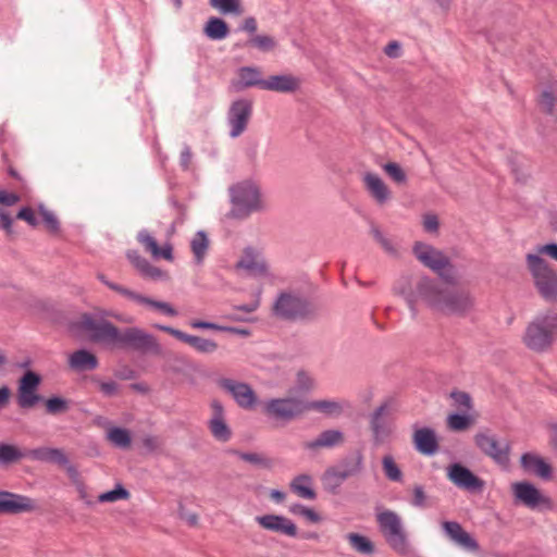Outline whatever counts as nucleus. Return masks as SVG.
<instances>
[{
	"label": "nucleus",
	"instance_id": "43",
	"mask_svg": "<svg viewBox=\"0 0 557 557\" xmlns=\"http://www.w3.org/2000/svg\"><path fill=\"white\" fill-rule=\"evenodd\" d=\"M108 438L116 447L128 448L132 443L131 434L128 430L122 428H112L108 432Z\"/></svg>",
	"mask_w": 557,
	"mask_h": 557
},
{
	"label": "nucleus",
	"instance_id": "22",
	"mask_svg": "<svg viewBox=\"0 0 557 557\" xmlns=\"http://www.w3.org/2000/svg\"><path fill=\"white\" fill-rule=\"evenodd\" d=\"M211 408L213 414L208 423L209 430L216 441L225 443L232 437V431L225 422L224 408L219 400H213Z\"/></svg>",
	"mask_w": 557,
	"mask_h": 557
},
{
	"label": "nucleus",
	"instance_id": "56",
	"mask_svg": "<svg viewBox=\"0 0 557 557\" xmlns=\"http://www.w3.org/2000/svg\"><path fill=\"white\" fill-rule=\"evenodd\" d=\"M422 224L426 233L434 234L437 232L440 226L438 218L432 213L424 214Z\"/></svg>",
	"mask_w": 557,
	"mask_h": 557
},
{
	"label": "nucleus",
	"instance_id": "28",
	"mask_svg": "<svg viewBox=\"0 0 557 557\" xmlns=\"http://www.w3.org/2000/svg\"><path fill=\"white\" fill-rule=\"evenodd\" d=\"M27 458L36 461L54 463L58 466H66L69 458L65 453L60 448L38 447L27 449Z\"/></svg>",
	"mask_w": 557,
	"mask_h": 557
},
{
	"label": "nucleus",
	"instance_id": "41",
	"mask_svg": "<svg viewBox=\"0 0 557 557\" xmlns=\"http://www.w3.org/2000/svg\"><path fill=\"white\" fill-rule=\"evenodd\" d=\"M41 400L42 397L37 393V391L17 388L16 403L20 408L30 409Z\"/></svg>",
	"mask_w": 557,
	"mask_h": 557
},
{
	"label": "nucleus",
	"instance_id": "42",
	"mask_svg": "<svg viewBox=\"0 0 557 557\" xmlns=\"http://www.w3.org/2000/svg\"><path fill=\"white\" fill-rule=\"evenodd\" d=\"M349 544L359 553L371 555L374 553L373 543L366 536L358 533H349L347 535Z\"/></svg>",
	"mask_w": 557,
	"mask_h": 557
},
{
	"label": "nucleus",
	"instance_id": "60",
	"mask_svg": "<svg viewBox=\"0 0 557 557\" xmlns=\"http://www.w3.org/2000/svg\"><path fill=\"white\" fill-rule=\"evenodd\" d=\"M426 495L423 491V487L420 485L414 486L413 488V498L412 505L416 507H425L426 506Z\"/></svg>",
	"mask_w": 557,
	"mask_h": 557
},
{
	"label": "nucleus",
	"instance_id": "54",
	"mask_svg": "<svg viewBox=\"0 0 557 557\" xmlns=\"http://www.w3.org/2000/svg\"><path fill=\"white\" fill-rule=\"evenodd\" d=\"M296 383L299 389L306 392L312 389L315 385L314 379L304 370L297 372Z\"/></svg>",
	"mask_w": 557,
	"mask_h": 557
},
{
	"label": "nucleus",
	"instance_id": "8",
	"mask_svg": "<svg viewBox=\"0 0 557 557\" xmlns=\"http://www.w3.org/2000/svg\"><path fill=\"white\" fill-rule=\"evenodd\" d=\"M363 470V455L356 451L354 456H348L339 462L325 470L322 476V483L326 491L337 494L341 485L349 478L360 474Z\"/></svg>",
	"mask_w": 557,
	"mask_h": 557
},
{
	"label": "nucleus",
	"instance_id": "35",
	"mask_svg": "<svg viewBox=\"0 0 557 557\" xmlns=\"http://www.w3.org/2000/svg\"><path fill=\"white\" fill-rule=\"evenodd\" d=\"M27 458V450H21L17 446L0 443V466H9Z\"/></svg>",
	"mask_w": 557,
	"mask_h": 557
},
{
	"label": "nucleus",
	"instance_id": "16",
	"mask_svg": "<svg viewBox=\"0 0 557 557\" xmlns=\"http://www.w3.org/2000/svg\"><path fill=\"white\" fill-rule=\"evenodd\" d=\"M512 492L516 499L530 509L550 507V499L529 482L523 481L512 484Z\"/></svg>",
	"mask_w": 557,
	"mask_h": 557
},
{
	"label": "nucleus",
	"instance_id": "12",
	"mask_svg": "<svg viewBox=\"0 0 557 557\" xmlns=\"http://www.w3.org/2000/svg\"><path fill=\"white\" fill-rule=\"evenodd\" d=\"M476 447L500 466H508L510 444L507 441H498L487 433H476L474 436Z\"/></svg>",
	"mask_w": 557,
	"mask_h": 557
},
{
	"label": "nucleus",
	"instance_id": "11",
	"mask_svg": "<svg viewBox=\"0 0 557 557\" xmlns=\"http://www.w3.org/2000/svg\"><path fill=\"white\" fill-rule=\"evenodd\" d=\"M480 412L470 394L455 391V432H466L476 425Z\"/></svg>",
	"mask_w": 557,
	"mask_h": 557
},
{
	"label": "nucleus",
	"instance_id": "44",
	"mask_svg": "<svg viewBox=\"0 0 557 557\" xmlns=\"http://www.w3.org/2000/svg\"><path fill=\"white\" fill-rule=\"evenodd\" d=\"M247 45L262 52H270L276 48V40L269 35H255L248 40Z\"/></svg>",
	"mask_w": 557,
	"mask_h": 557
},
{
	"label": "nucleus",
	"instance_id": "52",
	"mask_svg": "<svg viewBox=\"0 0 557 557\" xmlns=\"http://www.w3.org/2000/svg\"><path fill=\"white\" fill-rule=\"evenodd\" d=\"M39 213L42 216L47 230L51 233H58L60 223L57 216L42 205L39 206Z\"/></svg>",
	"mask_w": 557,
	"mask_h": 557
},
{
	"label": "nucleus",
	"instance_id": "36",
	"mask_svg": "<svg viewBox=\"0 0 557 557\" xmlns=\"http://www.w3.org/2000/svg\"><path fill=\"white\" fill-rule=\"evenodd\" d=\"M455 544L468 553H479L480 550L476 540L457 522H455Z\"/></svg>",
	"mask_w": 557,
	"mask_h": 557
},
{
	"label": "nucleus",
	"instance_id": "32",
	"mask_svg": "<svg viewBox=\"0 0 557 557\" xmlns=\"http://www.w3.org/2000/svg\"><path fill=\"white\" fill-rule=\"evenodd\" d=\"M387 404H382L373 411L370 418V429L376 443L382 442L383 438L388 434L387 428L383 420V416L387 412Z\"/></svg>",
	"mask_w": 557,
	"mask_h": 557
},
{
	"label": "nucleus",
	"instance_id": "53",
	"mask_svg": "<svg viewBox=\"0 0 557 557\" xmlns=\"http://www.w3.org/2000/svg\"><path fill=\"white\" fill-rule=\"evenodd\" d=\"M137 239L145 247L146 251L150 252L152 257L157 256L159 245L147 231H140Z\"/></svg>",
	"mask_w": 557,
	"mask_h": 557
},
{
	"label": "nucleus",
	"instance_id": "46",
	"mask_svg": "<svg viewBox=\"0 0 557 557\" xmlns=\"http://www.w3.org/2000/svg\"><path fill=\"white\" fill-rule=\"evenodd\" d=\"M129 496V492L122 484H117L114 490L100 494L98 502L114 503L120 499H128Z\"/></svg>",
	"mask_w": 557,
	"mask_h": 557
},
{
	"label": "nucleus",
	"instance_id": "29",
	"mask_svg": "<svg viewBox=\"0 0 557 557\" xmlns=\"http://www.w3.org/2000/svg\"><path fill=\"white\" fill-rule=\"evenodd\" d=\"M98 366V358L87 349H78L69 357V367L76 372L92 371Z\"/></svg>",
	"mask_w": 557,
	"mask_h": 557
},
{
	"label": "nucleus",
	"instance_id": "2",
	"mask_svg": "<svg viewBox=\"0 0 557 557\" xmlns=\"http://www.w3.org/2000/svg\"><path fill=\"white\" fill-rule=\"evenodd\" d=\"M393 292L404 298L412 318L418 314L419 301L437 317H449L453 313V276L432 278L428 275L404 274L394 283Z\"/></svg>",
	"mask_w": 557,
	"mask_h": 557
},
{
	"label": "nucleus",
	"instance_id": "34",
	"mask_svg": "<svg viewBox=\"0 0 557 557\" xmlns=\"http://www.w3.org/2000/svg\"><path fill=\"white\" fill-rule=\"evenodd\" d=\"M203 33L211 40H221L227 37L230 28L224 20L212 16L207 21Z\"/></svg>",
	"mask_w": 557,
	"mask_h": 557
},
{
	"label": "nucleus",
	"instance_id": "6",
	"mask_svg": "<svg viewBox=\"0 0 557 557\" xmlns=\"http://www.w3.org/2000/svg\"><path fill=\"white\" fill-rule=\"evenodd\" d=\"M228 191L233 206L228 216L232 219L244 220L251 213L262 211L265 208L260 190L253 183H238L231 186Z\"/></svg>",
	"mask_w": 557,
	"mask_h": 557
},
{
	"label": "nucleus",
	"instance_id": "25",
	"mask_svg": "<svg viewBox=\"0 0 557 557\" xmlns=\"http://www.w3.org/2000/svg\"><path fill=\"white\" fill-rule=\"evenodd\" d=\"M412 441L414 448L422 455L432 456L438 450L435 432L430 428L417 429Z\"/></svg>",
	"mask_w": 557,
	"mask_h": 557
},
{
	"label": "nucleus",
	"instance_id": "9",
	"mask_svg": "<svg viewBox=\"0 0 557 557\" xmlns=\"http://www.w3.org/2000/svg\"><path fill=\"white\" fill-rule=\"evenodd\" d=\"M267 417L288 423L306 413L305 399L298 397H283L269 399L263 406Z\"/></svg>",
	"mask_w": 557,
	"mask_h": 557
},
{
	"label": "nucleus",
	"instance_id": "30",
	"mask_svg": "<svg viewBox=\"0 0 557 557\" xmlns=\"http://www.w3.org/2000/svg\"><path fill=\"white\" fill-rule=\"evenodd\" d=\"M306 412L317 411L327 417H338L344 411V406L341 401L332 399H319V400H305Z\"/></svg>",
	"mask_w": 557,
	"mask_h": 557
},
{
	"label": "nucleus",
	"instance_id": "24",
	"mask_svg": "<svg viewBox=\"0 0 557 557\" xmlns=\"http://www.w3.org/2000/svg\"><path fill=\"white\" fill-rule=\"evenodd\" d=\"M521 467L524 471L532 473L543 480H550L553 476L552 466L542 457L525 453L520 459Z\"/></svg>",
	"mask_w": 557,
	"mask_h": 557
},
{
	"label": "nucleus",
	"instance_id": "20",
	"mask_svg": "<svg viewBox=\"0 0 557 557\" xmlns=\"http://www.w3.org/2000/svg\"><path fill=\"white\" fill-rule=\"evenodd\" d=\"M345 434L337 429H329L322 431L315 438L302 443V448L318 453L321 449H332L342 446L345 443Z\"/></svg>",
	"mask_w": 557,
	"mask_h": 557
},
{
	"label": "nucleus",
	"instance_id": "17",
	"mask_svg": "<svg viewBox=\"0 0 557 557\" xmlns=\"http://www.w3.org/2000/svg\"><path fill=\"white\" fill-rule=\"evenodd\" d=\"M36 508V500L28 496L0 491V515H20Z\"/></svg>",
	"mask_w": 557,
	"mask_h": 557
},
{
	"label": "nucleus",
	"instance_id": "64",
	"mask_svg": "<svg viewBox=\"0 0 557 557\" xmlns=\"http://www.w3.org/2000/svg\"><path fill=\"white\" fill-rule=\"evenodd\" d=\"M12 223L13 220L8 211H5L3 208H0V226L8 233L11 234L12 232Z\"/></svg>",
	"mask_w": 557,
	"mask_h": 557
},
{
	"label": "nucleus",
	"instance_id": "45",
	"mask_svg": "<svg viewBox=\"0 0 557 557\" xmlns=\"http://www.w3.org/2000/svg\"><path fill=\"white\" fill-rule=\"evenodd\" d=\"M46 411L49 414H61L65 413L70 409L69 400L62 397H51L45 401Z\"/></svg>",
	"mask_w": 557,
	"mask_h": 557
},
{
	"label": "nucleus",
	"instance_id": "13",
	"mask_svg": "<svg viewBox=\"0 0 557 557\" xmlns=\"http://www.w3.org/2000/svg\"><path fill=\"white\" fill-rule=\"evenodd\" d=\"M252 114V101L238 99L234 101L227 112V123L231 127L230 136L236 138L247 128Z\"/></svg>",
	"mask_w": 557,
	"mask_h": 557
},
{
	"label": "nucleus",
	"instance_id": "40",
	"mask_svg": "<svg viewBox=\"0 0 557 557\" xmlns=\"http://www.w3.org/2000/svg\"><path fill=\"white\" fill-rule=\"evenodd\" d=\"M382 468L385 476L393 482L403 481V472L392 455H385L382 458Z\"/></svg>",
	"mask_w": 557,
	"mask_h": 557
},
{
	"label": "nucleus",
	"instance_id": "39",
	"mask_svg": "<svg viewBox=\"0 0 557 557\" xmlns=\"http://www.w3.org/2000/svg\"><path fill=\"white\" fill-rule=\"evenodd\" d=\"M237 268L245 269L255 274H265L267 265L256 260L250 249L245 251V257L237 262Z\"/></svg>",
	"mask_w": 557,
	"mask_h": 557
},
{
	"label": "nucleus",
	"instance_id": "15",
	"mask_svg": "<svg viewBox=\"0 0 557 557\" xmlns=\"http://www.w3.org/2000/svg\"><path fill=\"white\" fill-rule=\"evenodd\" d=\"M110 289L138 305L145 306L156 311H160L170 317L177 315V311L169 302L154 300L117 283L110 285Z\"/></svg>",
	"mask_w": 557,
	"mask_h": 557
},
{
	"label": "nucleus",
	"instance_id": "37",
	"mask_svg": "<svg viewBox=\"0 0 557 557\" xmlns=\"http://www.w3.org/2000/svg\"><path fill=\"white\" fill-rule=\"evenodd\" d=\"M190 248L194 253L195 260L200 264L209 248V238L203 231H198L190 242Z\"/></svg>",
	"mask_w": 557,
	"mask_h": 557
},
{
	"label": "nucleus",
	"instance_id": "5",
	"mask_svg": "<svg viewBox=\"0 0 557 557\" xmlns=\"http://www.w3.org/2000/svg\"><path fill=\"white\" fill-rule=\"evenodd\" d=\"M525 267L533 286L540 297L547 304L557 302V271L543 257L525 255Z\"/></svg>",
	"mask_w": 557,
	"mask_h": 557
},
{
	"label": "nucleus",
	"instance_id": "19",
	"mask_svg": "<svg viewBox=\"0 0 557 557\" xmlns=\"http://www.w3.org/2000/svg\"><path fill=\"white\" fill-rule=\"evenodd\" d=\"M455 486L468 494L481 495L485 490L486 483L469 468L455 462Z\"/></svg>",
	"mask_w": 557,
	"mask_h": 557
},
{
	"label": "nucleus",
	"instance_id": "27",
	"mask_svg": "<svg viewBox=\"0 0 557 557\" xmlns=\"http://www.w3.org/2000/svg\"><path fill=\"white\" fill-rule=\"evenodd\" d=\"M238 79L232 82V86L236 91L244 90L249 87L258 86L264 88L265 79L262 78L261 71L256 66H243L238 70Z\"/></svg>",
	"mask_w": 557,
	"mask_h": 557
},
{
	"label": "nucleus",
	"instance_id": "23",
	"mask_svg": "<svg viewBox=\"0 0 557 557\" xmlns=\"http://www.w3.org/2000/svg\"><path fill=\"white\" fill-rule=\"evenodd\" d=\"M362 181L366 189L379 206L391 200L392 191L377 174L368 172L363 175Z\"/></svg>",
	"mask_w": 557,
	"mask_h": 557
},
{
	"label": "nucleus",
	"instance_id": "47",
	"mask_svg": "<svg viewBox=\"0 0 557 557\" xmlns=\"http://www.w3.org/2000/svg\"><path fill=\"white\" fill-rule=\"evenodd\" d=\"M382 169L387 176L397 184H404L407 182V174L404 169L396 162H387L382 165Z\"/></svg>",
	"mask_w": 557,
	"mask_h": 557
},
{
	"label": "nucleus",
	"instance_id": "58",
	"mask_svg": "<svg viewBox=\"0 0 557 557\" xmlns=\"http://www.w3.org/2000/svg\"><path fill=\"white\" fill-rule=\"evenodd\" d=\"M16 218L27 222L30 226H37L38 225V220H37V218L35 215V212L29 207L22 208L17 212Z\"/></svg>",
	"mask_w": 557,
	"mask_h": 557
},
{
	"label": "nucleus",
	"instance_id": "3",
	"mask_svg": "<svg viewBox=\"0 0 557 557\" xmlns=\"http://www.w3.org/2000/svg\"><path fill=\"white\" fill-rule=\"evenodd\" d=\"M271 311L273 317L287 322L312 323L323 317L320 304L292 289L278 293Z\"/></svg>",
	"mask_w": 557,
	"mask_h": 557
},
{
	"label": "nucleus",
	"instance_id": "49",
	"mask_svg": "<svg viewBox=\"0 0 557 557\" xmlns=\"http://www.w3.org/2000/svg\"><path fill=\"white\" fill-rule=\"evenodd\" d=\"M40 382L41 377L37 373L33 371H26L18 381V388L37 391Z\"/></svg>",
	"mask_w": 557,
	"mask_h": 557
},
{
	"label": "nucleus",
	"instance_id": "7",
	"mask_svg": "<svg viewBox=\"0 0 557 557\" xmlns=\"http://www.w3.org/2000/svg\"><path fill=\"white\" fill-rule=\"evenodd\" d=\"M376 521L389 547L400 555L409 554L410 544L400 517L387 509L376 515Z\"/></svg>",
	"mask_w": 557,
	"mask_h": 557
},
{
	"label": "nucleus",
	"instance_id": "57",
	"mask_svg": "<svg viewBox=\"0 0 557 557\" xmlns=\"http://www.w3.org/2000/svg\"><path fill=\"white\" fill-rule=\"evenodd\" d=\"M539 103L545 112L552 113L555 106V97L550 91L545 90L540 96Z\"/></svg>",
	"mask_w": 557,
	"mask_h": 557
},
{
	"label": "nucleus",
	"instance_id": "59",
	"mask_svg": "<svg viewBox=\"0 0 557 557\" xmlns=\"http://www.w3.org/2000/svg\"><path fill=\"white\" fill-rule=\"evenodd\" d=\"M21 200V197L15 193H8L0 189V205L12 207Z\"/></svg>",
	"mask_w": 557,
	"mask_h": 557
},
{
	"label": "nucleus",
	"instance_id": "50",
	"mask_svg": "<svg viewBox=\"0 0 557 557\" xmlns=\"http://www.w3.org/2000/svg\"><path fill=\"white\" fill-rule=\"evenodd\" d=\"M138 272L140 273V275L145 278H150L152 281H160V280H165L168 278V273L162 271L161 269L152 265L149 261H147L145 263V265H143V268H140L138 270Z\"/></svg>",
	"mask_w": 557,
	"mask_h": 557
},
{
	"label": "nucleus",
	"instance_id": "33",
	"mask_svg": "<svg viewBox=\"0 0 557 557\" xmlns=\"http://www.w3.org/2000/svg\"><path fill=\"white\" fill-rule=\"evenodd\" d=\"M474 307L470 292L455 283V317H466Z\"/></svg>",
	"mask_w": 557,
	"mask_h": 557
},
{
	"label": "nucleus",
	"instance_id": "61",
	"mask_svg": "<svg viewBox=\"0 0 557 557\" xmlns=\"http://www.w3.org/2000/svg\"><path fill=\"white\" fill-rule=\"evenodd\" d=\"M98 384H99V388L103 395H106L108 397H112L117 394L119 385L115 382H113V381L98 382Z\"/></svg>",
	"mask_w": 557,
	"mask_h": 557
},
{
	"label": "nucleus",
	"instance_id": "10",
	"mask_svg": "<svg viewBox=\"0 0 557 557\" xmlns=\"http://www.w3.org/2000/svg\"><path fill=\"white\" fill-rule=\"evenodd\" d=\"M416 258L426 268L432 270L437 277H451L453 265L450 258L441 250L422 242H417L412 248Z\"/></svg>",
	"mask_w": 557,
	"mask_h": 557
},
{
	"label": "nucleus",
	"instance_id": "26",
	"mask_svg": "<svg viewBox=\"0 0 557 557\" xmlns=\"http://www.w3.org/2000/svg\"><path fill=\"white\" fill-rule=\"evenodd\" d=\"M300 79L292 74L271 75L265 78L263 90L275 92H295L300 87Z\"/></svg>",
	"mask_w": 557,
	"mask_h": 557
},
{
	"label": "nucleus",
	"instance_id": "51",
	"mask_svg": "<svg viewBox=\"0 0 557 557\" xmlns=\"http://www.w3.org/2000/svg\"><path fill=\"white\" fill-rule=\"evenodd\" d=\"M371 234L387 253L397 255V249L392 240L386 238L376 225L371 226Z\"/></svg>",
	"mask_w": 557,
	"mask_h": 557
},
{
	"label": "nucleus",
	"instance_id": "31",
	"mask_svg": "<svg viewBox=\"0 0 557 557\" xmlns=\"http://www.w3.org/2000/svg\"><path fill=\"white\" fill-rule=\"evenodd\" d=\"M313 479L309 474L296 475L289 483V488L298 497L304 499L313 500L317 498V493L312 488Z\"/></svg>",
	"mask_w": 557,
	"mask_h": 557
},
{
	"label": "nucleus",
	"instance_id": "21",
	"mask_svg": "<svg viewBox=\"0 0 557 557\" xmlns=\"http://www.w3.org/2000/svg\"><path fill=\"white\" fill-rule=\"evenodd\" d=\"M258 524L269 531L284 534L290 537L297 535L296 524L288 518L280 515H263L256 517Z\"/></svg>",
	"mask_w": 557,
	"mask_h": 557
},
{
	"label": "nucleus",
	"instance_id": "38",
	"mask_svg": "<svg viewBox=\"0 0 557 557\" xmlns=\"http://www.w3.org/2000/svg\"><path fill=\"white\" fill-rule=\"evenodd\" d=\"M230 454L238 456L242 460L255 465L257 467L269 469L272 467V460L263 454L244 453L236 449H230Z\"/></svg>",
	"mask_w": 557,
	"mask_h": 557
},
{
	"label": "nucleus",
	"instance_id": "14",
	"mask_svg": "<svg viewBox=\"0 0 557 557\" xmlns=\"http://www.w3.org/2000/svg\"><path fill=\"white\" fill-rule=\"evenodd\" d=\"M153 327L174 336L176 339L189 345L197 352L202 354V355L214 354L219 348L218 343L210 338H205V337L196 336V335H189L187 333H184L181 330H177V329H174V327L168 326V325H162V324H154Z\"/></svg>",
	"mask_w": 557,
	"mask_h": 557
},
{
	"label": "nucleus",
	"instance_id": "62",
	"mask_svg": "<svg viewBox=\"0 0 557 557\" xmlns=\"http://www.w3.org/2000/svg\"><path fill=\"white\" fill-rule=\"evenodd\" d=\"M126 257L137 271L148 261L146 258L141 257L137 250H128Z\"/></svg>",
	"mask_w": 557,
	"mask_h": 557
},
{
	"label": "nucleus",
	"instance_id": "48",
	"mask_svg": "<svg viewBox=\"0 0 557 557\" xmlns=\"http://www.w3.org/2000/svg\"><path fill=\"white\" fill-rule=\"evenodd\" d=\"M210 5L218 9L222 14H240L239 0H210Z\"/></svg>",
	"mask_w": 557,
	"mask_h": 557
},
{
	"label": "nucleus",
	"instance_id": "1",
	"mask_svg": "<svg viewBox=\"0 0 557 557\" xmlns=\"http://www.w3.org/2000/svg\"><path fill=\"white\" fill-rule=\"evenodd\" d=\"M72 329L85 333L90 342L111 349H131L156 356L162 354V347L153 335L136 326L120 329L103 317L83 313L72 323Z\"/></svg>",
	"mask_w": 557,
	"mask_h": 557
},
{
	"label": "nucleus",
	"instance_id": "55",
	"mask_svg": "<svg viewBox=\"0 0 557 557\" xmlns=\"http://www.w3.org/2000/svg\"><path fill=\"white\" fill-rule=\"evenodd\" d=\"M530 253L539 255V257L546 255L557 261V244L549 243V244H545V245H539L534 248V252H530Z\"/></svg>",
	"mask_w": 557,
	"mask_h": 557
},
{
	"label": "nucleus",
	"instance_id": "63",
	"mask_svg": "<svg viewBox=\"0 0 557 557\" xmlns=\"http://www.w3.org/2000/svg\"><path fill=\"white\" fill-rule=\"evenodd\" d=\"M143 445L148 451L152 453L160 448L161 441L157 436L148 435L143 438Z\"/></svg>",
	"mask_w": 557,
	"mask_h": 557
},
{
	"label": "nucleus",
	"instance_id": "4",
	"mask_svg": "<svg viewBox=\"0 0 557 557\" xmlns=\"http://www.w3.org/2000/svg\"><path fill=\"white\" fill-rule=\"evenodd\" d=\"M557 338V311L547 310L537 314L527 326L523 344L535 352L549 350Z\"/></svg>",
	"mask_w": 557,
	"mask_h": 557
},
{
	"label": "nucleus",
	"instance_id": "18",
	"mask_svg": "<svg viewBox=\"0 0 557 557\" xmlns=\"http://www.w3.org/2000/svg\"><path fill=\"white\" fill-rule=\"evenodd\" d=\"M218 384L233 396L239 407L250 409L255 406L257 396L249 384L225 377L220 379Z\"/></svg>",
	"mask_w": 557,
	"mask_h": 557
}]
</instances>
